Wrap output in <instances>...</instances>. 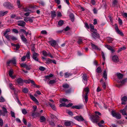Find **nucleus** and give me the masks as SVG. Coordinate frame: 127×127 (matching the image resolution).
<instances>
[{
	"label": "nucleus",
	"mask_w": 127,
	"mask_h": 127,
	"mask_svg": "<svg viewBox=\"0 0 127 127\" xmlns=\"http://www.w3.org/2000/svg\"><path fill=\"white\" fill-rule=\"evenodd\" d=\"M22 112L24 114H26L27 113V112L25 109H23L22 110Z\"/></svg>",
	"instance_id": "nucleus-64"
},
{
	"label": "nucleus",
	"mask_w": 127,
	"mask_h": 127,
	"mask_svg": "<svg viewBox=\"0 0 127 127\" xmlns=\"http://www.w3.org/2000/svg\"><path fill=\"white\" fill-rule=\"evenodd\" d=\"M31 50L32 53L35 52L36 51V49L35 47V45L34 44L31 45Z\"/></svg>",
	"instance_id": "nucleus-21"
},
{
	"label": "nucleus",
	"mask_w": 127,
	"mask_h": 127,
	"mask_svg": "<svg viewBox=\"0 0 127 127\" xmlns=\"http://www.w3.org/2000/svg\"><path fill=\"white\" fill-rule=\"evenodd\" d=\"M104 124V121L103 120H102L97 123V125L99 127H104V126L102 124Z\"/></svg>",
	"instance_id": "nucleus-26"
},
{
	"label": "nucleus",
	"mask_w": 127,
	"mask_h": 127,
	"mask_svg": "<svg viewBox=\"0 0 127 127\" xmlns=\"http://www.w3.org/2000/svg\"><path fill=\"white\" fill-rule=\"evenodd\" d=\"M8 12V11H6L4 12L2 11H0V16H3L4 15L7 14Z\"/></svg>",
	"instance_id": "nucleus-36"
},
{
	"label": "nucleus",
	"mask_w": 127,
	"mask_h": 127,
	"mask_svg": "<svg viewBox=\"0 0 127 127\" xmlns=\"http://www.w3.org/2000/svg\"><path fill=\"white\" fill-rule=\"evenodd\" d=\"M3 6L5 7L8 8L9 9L12 8L13 6L10 2H5L3 3Z\"/></svg>",
	"instance_id": "nucleus-3"
},
{
	"label": "nucleus",
	"mask_w": 127,
	"mask_h": 127,
	"mask_svg": "<svg viewBox=\"0 0 127 127\" xmlns=\"http://www.w3.org/2000/svg\"><path fill=\"white\" fill-rule=\"evenodd\" d=\"M13 70L11 69L10 70L9 72V75L10 76L11 78L13 79L14 78V77L12 75L13 74Z\"/></svg>",
	"instance_id": "nucleus-32"
},
{
	"label": "nucleus",
	"mask_w": 127,
	"mask_h": 127,
	"mask_svg": "<svg viewBox=\"0 0 127 127\" xmlns=\"http://www.w3.org/2000/svg\"><path fill=\"white\" fill-rule=\"evenodd\" d=\"M51 17L52 18L55 17L56 16V13L55 11H51Z\"/></svg>",
	"instance_id": "nucleus-30"
},
{
	"label": "nucleus",
	"mask_w": 127,
	"mask_h": 127,
	"mask_svg": "<svg viewBox=\"0 0 127 127\" xmlns=\"http://www.w3.org/2000/svg\"><path fill=\"white\" fill-rule=\"evenodd\" d=\"M89 26L90 27V28L91 29V31L92 32H95L96 30V29H94V25L91 24H89Z\"/></svg>",
	"instance_id": "nucleus-28"
},
{
	"label": "nucleus",
	"mask_w": 127,
	"mask_h": 127,
	"mask_svg": "<svg viewBox=\"0 0 127 127\" xmlns=\"http://www.w3.org/2000/svg\"><path fill=\"white\" fill-rule=\"evenodd\" d=\"M3 124V121L2 119H0V126L1 127H2Z\"/></svg>",
	"instance_id": "nucleus-60"
},
{
	"label": "nucleus",
	"mask_w": 127,
	"mask_h": 127,
	"mask_svg": "<svg viewBox=\"0 0 127 127\" xmlns=\"http://www.w3.org/2000/svg\"><path fill=\"white\" fill-rule=\"evenodd\" d=\"M49 124L52 127H54L55 126V125L54 122L52 121H51L49 122Z\"/></svg>",
	"instance_id": "nucleus-48"
},
{
	"label": "nucleus",
	"mask_w": 127,
	"mask_h": 127,
	"mask_svg": "<svg viewBox=\"0 0 127 127\" xmlns=\"http://www.w3.org/2000/svg\"><path fill=\"white\" fill-rule=\"evenodd\" d=\"M90 26H89L88 24L86 23H85V27L87 29H89L90 28Z\"/></svg>",
	"instance_id": "nucleus-61"
},
{
	"label": "nucleus",
	"mask_w": 127,
	"mask_h": 127,
	"mask_svg": "<svg viewBox=\"0 0 127 127\" xmlns=\"http://www.w3.org/2000/svg\"><path fill=\"white\" fill-rule=\"evenodd\" d=\"M64 23V21L63 20H60L58 22V25L60 26H62L63 25Z\"/></svg>",
	"instance_id": "nucleus-49"
},
{
	"label": "nucleus",
	"mask_w": 127,
	"mask_h": 127,
	"mask_svg": "<svg viewBox=\"0 0 127 127\" xmlns=\"http://www.w3.org/2000/svg\"><path fill=\"white\" fill-rule=\"evenodd\" d=\"M33 59L35 61H38V58H37V57L39 56V54L35 52L32 53Z\"/></svg>",
	"instance_id": "nucleus-7"
},
{
	"label": "nucleus",
	"mask_w": 127,
	"mask_h": 127,
	"mask_svg": "<svg viewBox=\"0 0 127 127\" xmlns=\"http://www.w3.org/2000/svg\"><path fill=\"white\" fill-rule=\"evenodd\" d=\"M88 94H87V93L85 94V95L84 97V98L85 101V102L86 103H87L88 101Z\"/></svg>",
	"instance_id": "nucleus-47"
},
{
	"label": "nucleus",
	"mask_w": 127,
	"mask_h": 127,
	"mask_svg": "<svg viewBox=\"0 0 127 127\" xmlns=\"http://www.w3.org/2000/svg\"><path fill=\"white\" fill-rule=\"evenodd\" d=\"M7 39L8 41L10 40V39L13 41H16L17 40V39L13 36L10 35L9 36L8 38H7Z\"/></svg>",
	"instance_id": "nucleus-18"
},
{
	"label": "nucleus",
	"mask_w": 127,
	"mask_h": 127,
	"mask_svg": "<svg viewBox=\"0 0 127 127\" xmlns=\"http://www.w3.org/2000/svg\"><path fill=\"white\" fill-rule=\"evenodd\" d=\"M83 106L82 105H76L75 106H73L71 107L72 108L74 109L75 108L78 109H82L83 108Z\"/></svg>",
	"instance_id": "nucleus-10"
},
{
	"label": "nucleus",
	"mask_w": 127,
	"mask_h": 127,
	"mask_svg": "<svg viewBox=\"0 0 127 127\" xmlns=\"http://www.w3.org/2000/svg\"><path fill=\"white\" fill-rule=\"evenodd\" d=\"M46 1L44 0H40V6L44 7L46 5Z\"/></svg>",
	"instance_id": "nucleus-23"
},
{
	"label": "nucleus",
	"mask_w": 127,
	"mask_h": 127,
	"mask_svg": "<svg viewBox=\"0 0 127 127\" xmlns=\"http://www.w3.org/2000/svg\"><path fill=\"white\" fill-rule=\"evenodd\" d=\"M74 119L79 122H82L84 121L83 118L81 115H77L74 117Z\"/></svg>",
	"instance_id": "nucleus-4"
},
{
	"label": "nucleus",
	"mask_w": 127,
	"mask_h": 127,
	"mask_svg": "<svg viewBox=\"0 0 127 127\" xmlns=\"http://www.w3.org/2000/svg\"><path fill=\"white\" fill-rule=\"evenodd\" d=\"M30 96L31 98L33 100V101L35 102L37 104L39 105V102L36 99V98L34 97L33 95H32L31 94H30Z\"/></svg>",
	"instance_id": "nucleus-13"
},
{
	"label": "nucleus",
	"mask_w": 127,
	"mask_h": 127,
	"mask_svg": "<svg viewBox=\"0 0 127 127\" xmlns=\"http://www.w3.org/2000/svg\"><path fill=\"white\" fill-rule=\"evenodd\" d=\"M47 56L50 57L52 58H54V56H53L49 52H48L47 53Z\"/></svg>",
	"instance_id": "nucleus-63"
},
{
	"label": "nucleus",
	"mask_w": 127,
	"mask_h": 127,
	"mask_svg": "<svg viewBox=\"0 0 127 127\" xmlns=\"http://www.w3.org/2000/svg\"><path fill=\"white\" fill-rule=\"evenodd\" d=\"M68 101V100H67V99L64 98H63L61 99L60 102L62 103V102L63 101L66 102L67 101Z\"/></svg>",
	"instance_id": "nucleus-55"
},
{
	"label": "nucleus",
	"mask_w": 127,
	"mask_h": 127,
	"mask_svg": "<svg viewBox=\"0 0 127 127\" xmlns=\"http://www.w3.org/2000/svg\"><path fill=\"white\" fill-rule=\"evenodd\" d=\"M52 63V60L50 59L49 58H48L46 60V64H49Z\"/></svg>",
	"instance_id": "nucleus-44"
},
{
	"label": "nucleus",
	"mask_w": 127,
	"mask_h": 127,
	"mask_svg": "<svg viewBox=\"0 0 127 127\" xmlns=\"http://www.w3.org/2000/svg\"><path fill=\"white\" fill-rule=\"evenodd\" d=\"M92 36L95 39L97 38H99L100 37L99 34L94 32H93V33L92 34Z\"/></svg>",
	"instance_id": "nucleus-12"
},
{
	"label": "nucleus",
	"mask_w": 127,
	"mask_h": 127,
	"mask_svg": "<svg viewBox=\"0 0 127 127\" xmlns=\"http://www.w3.org/2000/svg\"><path fill=\"white\" fill-rule=\"evenodd\" d=\"M69 17L71 21L73 22L74 20V14L72 13H71L69 15Z\"/></svg>",
	"instance_id": "nucleus-24"
},
{
	"label": "nucleus",
	"mask_w": 127,
	"mask_h": 127,
	"mask_svg": "<svg viewBox=\"0 0 127 127\" xmlns=\"http://www.w3.org/2000/svg\"><path fill=\"white\" fill-rule=\"evenodd\" d=\"M48 104L53 110H56V108L54 104H52L50 102H48Z\"/></svg>",
	"instance_id": "nucleus-34"
},
{
	"label": "nucleus",
	"mask_w": 127,
	"mask_h": 127,
	"mask_svg": "<svg viewBox=\"0 0 127 127\" xmlns=\"http://www.w3.org/2000/svg\"><path fill=\"white\" fill-rule=\"evenodd\" d=\"M16 97L17 100L18 102V103H19V104L21 106H22V104H21L20 101L19 99L18 98V97L17 96V95H16Z\"/></svg>",
	"instance_id": "nucleus-62"
},
{
	"label": "nucleus",
	"mask_w": 127,
	"mask_h": 127,
	"mask_svg": "<svg viewBox=\"0 0 127 127\" xmlns=\"http://www.w3.org/2000/svg\"><path fill=\"white\" fill-rule=\"evenodd\" d=\"M117 76L119 79L120 80L123 78V75L122 74L119 73L117 74Z\"/></svg>",
	"instance_id": "nucleus-41"
},
{
	"label": "nucleus",
	"mask_w": 127,
	"mask_h": 127,
	"mask_svg": "<svg viewBox=\"0 0 127 127\" xmlns=\"http://www.w3.org/2000/svg\"><path fill=\"white\" fill-rule=\"evenodd\" d=\"M62 87L64 89L68 88L69 87V85L67 83L64 84L62 85Z\"/></svg>",
	"instance_id": "nucleus-37"
},
{
	"label": "nucleus",
	"mask_w": 127,
	"mask_h": 127,
	"mask_svg": "<svg viewBox=\"0 0 127 127\" xmlns=\"http://www.w3.org/2000/svg\"><path fill=\"white\" fill-rule=\"evenodd\" d=\"M107 39L108 43H112V41L114 40V39L113 38L109 36L107 37Z\"/></svg>",
	"instance_id": "nucleus-27"
},
{
	"label": "nucleus",
	"mask_w": 127,
	"mask_h": 127,
	"mask_svg": "<svg viewBox=\"0 0 127 127\" xmlns=\"http://www.w3.org/2000/svg\"><path fill=\"white\" fill-rule=\"evenodd\" d=\"M39 116V114L37 112H32V116L34 117H36Z\"/></svg>",
	"instance_id": "nucleus-29"
},
{
	"label": "nucleus",
	"mask_w": 127,
	"mask_h": 127,
	"mask_svg": "<svg viewBox=\"0 0 127 127\" xmlns=\"http://www.w3.org/2000/svg\"><path fill=\"white\" fill-rule=\"evenodd\" d=\"M91 120L94 123H97L98 122L99 117L97 115H93L91 116Z\"/></svg>",
	"instance_id": "nucleus-1"
},
{
	"label": "nucleus",
	"mask_w": 127,
	"mask_h": 127,
	"mask_svg": "<svg viewBox=\"0 0 127 127\" xmlns=\"http://www.w3.org/2000/svg\"><path fill=\"white\" fill-rule=\"evenodd\" d=\"M17 25L20 26L24 27L26 25V23L23 21H19L17 22Z\"/></svg>",
	"instance_id": "nucleus-11"
},
{
	"label": "nucleus",
	"mask_w": 127,
	"mask_h": 127,
	"mask_svg": "<svg viewBox=\"0 0 127 127\" xmlns=\"http://www.w3.org/2000/svg\"><path fill=\"white\" fill-rule=\"evenodd\" d=\"M112 60L115 62H117L119 61L118 56L117 55H114L112 57Z\"/></svg>",
	"instance_id": "nucleus-20"
},
{
	"label": "nucleus",
	"mask_w": 127,
	"mask_h": 127,
	"mask_svg": "<svg viewBox=\"0 0 127 127\" xmlns=\"http://www.w3.org/2000/svg\"><path fill=\"white\" fill-rule=\"evenodd\" d=\"M11 63L13 64H16V60L14 59H13L8 61L7 62V64L8 66L9 65V64Z\"/></svg>",
	"instance_id": "nucleus-6"
},
{
	"label": "nucleus",
	"mask_w": 127,
	"mask_h": 127,
	"mask_svg": "<svg viewBox=\"0 0 127 127\" xmlns=\"http://www.w3.org/2000/svg\"><path fill=\"white\" fill-rule=\"evenodd\" d=\"M115 29L116 31V32L120 35L121 36H123L124 34L123 33L120 31L119 29L118 26H117L116 24L115 25Z\"/></svg>",
	"instance_id": "nucleus-9"
},
{
	"label": "nucleus",
	"mask_w": 127,
	"mask_h": 127,
	"mask_svg": "<svg viewBox=\"0 0 127 127\" xmlns=\"http://www.w3.org/2000/svg\"><path fill=\"white\" fill-rule=\"evenodd\" d=\"M70 73L68 72H66L65 73L64 77L65 78H68L70 76Z\"/></svg>",
	"instance_id": "nucleus-56"
},
{
	"label": "nucleus",
	"mask_w": 127,
	"mask_h": 127,
	"mask_svg": "<svg viewBox=\"0 0 127 127\" xmlns=\"http://www.w3.org/2000/svg\"><path fill=\"white\" fill-rule=\"evenodd\" d=\"M46 119L44 116L40 115V122L44 123L45 122Z\"/></svg>",
	"instance_id": "nucleus-25"
},
{
	"label": "nucleus",
	"mask_w": 127,
	"mask_h": 127,
	"mask_svg": "<svg viewBox=\"0 0 127 127\" xmlns=\"http://www.w3.org/2000/svg\"><path fill=\"white\" fill-rule=\"evenodd\" d=\"M53 76V75L52 74L50 73L49 75L45 76V77L46 79H48L50 80V78L52 77Z\"/></svg>",
	"instance_id": "nucleus-39"
},
{
	"label": "nucleus",
	"mask_w": 127,
	"mask_h": 127,
	"mask_svg": "<svg viewBox=\"0 0 127 127\" xmlns=\"http://www.w3.org/2000/svg\"><path fill=\"white\" fill-rule=\"evenodd\" d=\"M82 41L83 40L82 39L79 38L77 41V43L79 44H80L83 42Z\"/></svg>",
	"instance_id": "nucleus-57"
},
{
	"label": "nucleus",
	"mask_w": 127,
	"mask_h": 127,
	"mask_svg": "<svg viewBox=\"0 0 127 127\" xmlns=\"http://www.w3.org/2000/svg\"><path fill=\"white\" fill-rule=\"evenodd\" d=\"M71 122V121L65 122L64 123V125L66 126L69 127L70 125Z\"/></svg>",
	"instance_id": "nucleus-38"
},
{
	"label": "nucleus",
	"mask_w": 127,
	"mask_h": 127,
	"mask_svg": "<svg viewBox=\"0 0 127 127\" xmlns=\"http://www.w3.org/2000/svg\"><path fill=\"white\" fill-rule=\"evenodd\" d=\"M126 49V48L124 46L123 47L120 48L117 51V52L118 53H119V52H120V51H121L123 50H125V49Z\"/></svg>",
	"instance_id": "nucleus-43"
},
{
	"label": "nucleus",
	"mask_w": 127,
	"mask_h": 127,
	"mask_svg": "<svg viewBox=\"0 0 127 127\" xmlns=\"http://www.w3.org/2000/svg\"><path fill=\"white\" fill-rule=\"evenodd\" d=\"M118 20L120 25H122L123 24L122 20L120 19V17H118Z\"/></svg>",
	"instance_id": "nucleus-58"
},
{
	"label": "nucleus",
	"mask_w": 127,
	"mask_h": 127,
	"mask_svg": "<svg viewBox=\"0 0 127 127\" xmlns=\"http://www.w3.org/2000/svg\"><path fill=\"white\" fill-rule=\"evenodd\" d=\"M21 39L23 42L26 44L28 43L27 40L25 37V36L23 35H22L21 36Z\"/></svg>",
	"instance_id": "nucleus-17"
},
{
	"label": "nucleus",
	"mask_w": 127,
	"mask_h": 127,
	"mask_svg": "<svg viewBox=\"0 0 127 127\" xmlns=\"http://www.w3.org/2000/svg\"><path fill=\"white\" fill-rule=\"evenodd\" d=\"M56 80H51L49 81L48 83L49 84L52 85L56 83Z\"/></svg>",
	"instance_id": "nucleus-40"
},
{
	"label": "nucleus",
	"mask_w": 127,
	"mask_h": 127,
	"mask_svg": "<svg viewBox=\"0 0 127 127\" xmlns=\"http://www.w3.org/2000/svg\"><path fill=\"white\" fill-rule=\"evenodd\" d=\"M50 117L52 119H53L54 120L55 119H58L57 117H56L55 115L51 114H50Z\"/></svg>",
	"instance_id": "nucleus-45"
},
{
	"label": "nucleus",
	"mask_w": 127,
	"mask_h": 127,
	"mask_svg": "<svg viewBox=\"0 0 127 127\" xmlns=\"http://www.w3.org/2000/svg\"><path fill=\"white\" fill-rule=\"evenodd\" d=\"M126 110L124 109L121 110H120V112L122 113L123 115H126L127 116V114L126 111Z\"/></svg>",
	"instance_id": "nucleus-35"
},
{
	"label": "nucleus",
	"mask_w": 127,
	"mask_h": 127,
	"mask_svg": "<svg viewBox=\"0 0 127 127\" xmlns=\"http://www.w3.org/2000/svg\"><path fill=\"white\" fill-rule=\"evenodd\" d=\"M91 46L93 49H96L98 50H100V49L97 46L94 44L91 43Z\"/></svg>",
	"instance_id": "nucleus-33"
},
{
	"label": "nucleus",
	"mask_w": 127,
	"mask_h": 127,
	"mask_svg": "<svg viewBox=\"0 0 127 127\" xmlns=\"http://www.w3.org/2000/svg\"><path fill=\"white\" fill-rule=\"evenodd\" d=\"M49 42L52 46L54 47H55L56 45V42L54 40L50 41H49Z\"/></svg>",
	"instance_id": "nucleus-16"
},
{
	"label": "nucleus",
	"mask_w": 127,
	"mask_h": 127,
	"mask_svg": "<svg viewBox=\"0 0 127 127\" xmlns=\"http://www.w3.org/2000/svg\"><path fill=\"white\" fill-rule=\"evenodd\" d=\"M96 72L98 73H101V69L100 67H98L96 68Z\"/></svg>",
	"instance_id": "nucleus-42"
},
{
	"label": "nucleus",
	"mask_w": 127,
	"mask_h": 127,
	"mask_svg": "<svg viewBox=\"0 0 127 127\" xmlns=\"http://www.w3.org/2000/svg\"><path fill=\"white\" fill-rule=\"evenodd\" d=\"M111 114L112 116L117 119H120L121 118V114L118 112H116L114 110H112Z\"/></svg>",
	"instance_id": "nucleus-2"
},
{
	"label": "nucleus",
	"mask_w": 127,
	"mask_h": 127,
	"mask_svg": "<svg viewBox=\"0 0 127 127\" xmlns=\"http://www.w3.org/2000/svg\"><path fill=\"white\" fill-rule=\"evenodd\" d=\"M83 81L84 83L85 84L87 83V75L86 74H84L82 76Z\"/></svg>",
	"instance_id": "nucleus-14"
},
{
	"label": "nucleus",
	"mask_w": 127,
	"mask_h": 127,
	"mask_svg": "<svg viewBox=\"0 0 127 127\" xmlns=\"http://www.w3.org/2000/svg\"><path fill=\"white\" fill-rule=\"evenodd\" d=\"M103 77L104 78L105 80H106L107 79V74L106 72V71L105 69L104 71L103 74Z\"/></svg>",
	"instance_id": "nucleus-31"
},
{
	"label": "nucleus",
	"mask_w": 127,
	"mask_h": 127,
	"mask_svg": "<svg viewBox=\"0 0 127 127\" xmlns=\"http://www.w3.org/2000/svg\"><path fill=\"white\" fill-rule=\"evenodd\" d=\"M24 82L25 83L27 84H29L31 83L32 84L34 83V81L33 80L30 79H29L28 80H24Z\"/></svg>",
	"instance_id": "nucleus-22"
},
{
	"label": "nucleus",
	"mask_w": 127,
	"mask_h": 127,
	"mask_svg": "<svg viewBox=\"0 0 127 127\" xmlns=\"http://www.w3.org/2000/svg\"><path fill=\"white\" fill-rule=\"evenodd\" d=\"M85 91L86 92L85 94L87 93V94H88V92L89 91V89L88 87H86L84 89Z\"/></svg>",
	"instance_id": "nucleus-59"
},
{
	"label": "nucleus",
	"mask_w": 127,
	"mask_h": 127,
	"mask_svg": "<svg viewBox=\"0 0 127 127\" xmlns=\"http://www.w3.org/2000/svg\"><path fill=\"white\" fill-rule=\"evenodd\" d=\"M105 47L109 50L111 51L112 53H113L115 52L114 50L113 49L110 45L108 44H106L105 45Z\"/></svg>",
	"instance_id": "nucleus-15"
},
{
	"label": "nucleus",
	"mask_w": 127,
	"mask_h": 127,
	"mask_svg": "<svg viewBox=\"0 0 127 127\" xmlns=\"http://www.w3.org/2000/svg\"><path fill=\"white\" fill-rule=\"evenodd\" d=\"M9 87L12 90H14V91L15 90V88H14L12 84H9Z\"/></svg>",
	"instance_id": "nucleus-50"
},
{
	"label": "nucleus",
	"mask_w": 127,
	"mask_h": 127,
	"mask_svg": "<svg viewBox=\"0 0 127 127\" xmlns=\"http://www.w3.org/2000/svg\"><path fill=\"white\" fill-rule=\"evenodd\" d=\"M23 92L25 93H27L28 91V90L26 88H24L22 90Z\"/></svg>",
	"instance_id": "nucleus-52"
},
{
	"label": "nucleus",
	"mask_w": 127,
	"mask_h": 127,
	"mask_svg": "<svg viewBox=\"0 0 127 127\" xmlns=\"http://www.w3.org/2000/svg\"><path fill=\"white\" fill-rule=\"evenodd\" d=\"M18 84L20 85H22L23 83V80L21 78H19L17 79L16 80Z\"/></svg>",
	"instance_id": "nucleus-19"
},
{
	"label": "nucleus",
	"mask_w": 127,
	"mask_h": 127,
	"mask_svg": "<svg viewBox=\"0 0 127 127\" xmlns=\"http://www.w3.org/2000/svg\"><path fill=\"white\" fill-rule=\"evenodd\" d=\"M20 0H17V4L19 8H21L22 6V5L20 4Z\"/></svg>",
	"instance_id": "nucleus-51"
},
{
	"label": "nucleus",
	"mask_w": 127,
	"mask_h": 127,
	"mask_svg": "<svg viewBox=\"0 0 127 127\" xmlns=\"http://www.w3.org/2000/svg\"><path fill=\"white\" fill-rule=\"evenodd\" d=\"M11 45L13 46L16 47V49H18L20 48V46L19 44H14L12 43Z\"/></svg>",
	"instance_id": "nucleus-46"
},
{
	"label": "nucleus",
	"mask_w": 127,
	"mask_h": 127,
	"mask_svg": "<svg viewBox=\"0 0 127 127\" xmlns=\"http://www.w3.org/2000/svg\"><path fill=\"white\" fill-rule=\"evenodd\" d=\"M10 29H6L5 32L3 33V35L7 39L8 38L10 35L7 34V33L10 32Z\"/></svg>",
	"instance_id": "nucleus-8"
},
{
	"label": "nucleus",
	"mask_w": 127,
	"mask_h": 127,
	"mask_svg": "<svg viewBox=\"0 0 127 127\" xmlns=\"http://www.w3.org/2000/svg\"><path fill=\"white\" fill-rule=\"evenodd\" d=\"M33 87H36L37 88H39V86L38 85H36L34 81V84H32V85H31Z\"/></svg>",
	"instance_id": "nucleus-54"
},
{
	"label": "nucleus",
	"mask_w": 127,
	"mask_h": 127,
	"mask_svg": "<svg viewBox=\"0 0 127 127\" xmlns=\"http://www.w3.org/2000/svg\"><path fill=\"white\" fill-rule=\"evenodd\" d=\"M122 101L121 104L122 105H125L127 104V97L126 96H124L121 99Z\"/></svg>",
	"instance_id": "nucleus-5"
},
{
	"label": "nucleus",
	"mask_w": 127,
	"mask_h": 127,
	"mask_svg": "<svg viewBox=\"0 0 127 127\" xmlns=\"http://www.w3.org/2000/svg\"><path fill=\"white\" fill-rule=\"evenodd\" d=\"M30 52L29 51H28L27 52L26 55L25 56L26 57V58L27 57V58L28 59L30 58Z\"/></svg>",
	"instance_id": "nucleus-53"
}]
</instances>
